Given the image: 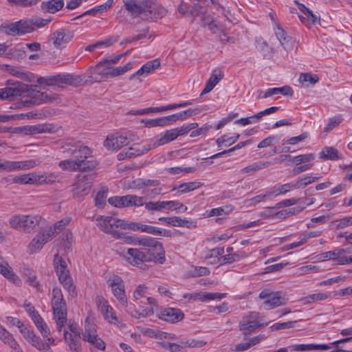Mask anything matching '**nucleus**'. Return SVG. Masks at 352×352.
I'll use <instances>...</instances> for the list:
<instances>
[{"mask_svg": "<svg viewBox=\"0 0 352 352\" xmlns=\"http://www.w3.org/2000/svg\"><path fill=\"white\" fill-rule=\"evenodd\" d=\"M124 256L131 265L143 270L147 267L146 262L162 264L165 261V252L162 243H153L139 249L129 248Z\"/></svg>", "mask_w": 352, "mask_h": 352, "instance_id": "f257e3e1", "label": "nucleus"}, {"mask_svg": "<svg viewBox=\"0 0 352 352\" xmlns=\"http://www.w3.org/2000/svg\"><path fill=\"white\" fill-rule=\"evenodd\" d=\"M125 8L134 17L146 21H156L166 13V10L153 0H123Z\"/></svg>", "mask_w": 352, "mask_h": 352, "instance_id": "f03ea898", "label": "nucleus"}, {"mask_svg": "<svg viewBox=\"0 0 352 352\" xmlns=\"http://www.w3.org/2000/svg\"><path fill=\"white\" fill-rule=\"evenodd\" d=\"M108 61L103 60L87 70V76L94 82H100L103 78H113L120 76L131 69V63L123 67H113Z\"/></svg>", "mask_w": 352, "mask_h": 352, "instance_id": "7ed1b4c3", "label": "nucleus"}, {"mask_svg": "<svg viewBox=\"0 0 352 352\" xmlns=\"http://www.w3.org/2000/svg\"><path fill=\"white\" fill-rule=\"evenodd\" d=\"M37 87L38 86H34V88L32 89V86L28 85L27 89L24 90V93L21 96V101L15 107H11L10 108L17 109L23 107H31L59 100L57 94L41 91L37 89Z\"/></svg>", "mask_w": 352, "mask_h": 352, "instance_id": "20e7f679", "label": "nucleus"}, {"mask_svg": "<svg viewBox=\"0 0 352 352\" xmlns=\"http://www.w3.org/2000/svg\"><path fill=\"white\" fill-rule=\"evenodd\" d=\"M43 221V219L38 215H16L10 219V225L12 228L23 231L31 232L38 228Z\"/></svg>", "mask_w": 352, "mask_h": 352, "instance_id": "39448f33", "label": "nucleus"}, {"mask_svg": "<svg viewBox=\"0 0 352 352\" xmlns=\"http://www.w3.org/2000/svg\"><path fill=\"white\" fill-rule=\"evenodd\" d=\"M96 221V225L102 231L116 236L118 239L124 238V234L120 232L124 228V220L109 216H100Z\"/></svg>", "mask_w": 352, "mask_h": 352, "instance_id": "423d86ee", "label": "nucleus"}, {"mask_svg": "<svg viewBox=\"0 0 352 352\" xmlns=\"http://www.w3.org/2000/svg\"><path fill=\"white\" fill-rule=\"evenodd\" d=\"M54 267L60 283L72 296H76L77 292L75 286L72 283L66 261L61 256H56L54 258Z\"/></svg>", "mask_w": 352, "mask_h": 352, "instance_id": "0eeeda50", "label": "nucleus"}, {"mask_svg": "<svg viewBox=\"0 0 352 352\" xmlns=\"http://www.w3.org/2000/svg\"><path fill=\"white\" fill-rule=\"evenodd\" d=\"M82 80L80 76H74L69 74H58L47 78L41 77L38 79L39 84H45L47 86H58L66 84L74 87L78 86Z\"/></svg>", "mask_w": 352, "mask_h": 352, "instance_id": "6e6552de", "label": "nucleus"}, {"mask_svg": "<svg viewBox=\"0 0 352 352\" xmlns=\"http://www.w3.org/2000/svg\"><path fill=\"white\" fill-rule=\"evenodd\" d=\"M95 173L79 174L76 176L73 184V196L79 197L87 195L96 178Z\"/></svg>", "mask_w": 352, "mask_h": 352, "instance_id": "1a4fd4ad", "label": "nucleus"}, {"mask_svg": "<svg viewBox=\"0 0 352 352\" xmlns=\"http://www.w3.org/2000/svg\"><path fill=\"white\" fill-rule=\"evenodd\" d=\"M68 153L74 157L75 161H81L80 167L84 168L85 171L93 170L98 164L95 160H87L91 157V151L87 146H80L74 148H69Z\"/></svg>", "mask_w": 352, "mask_h": 352, "instance_id": "9d476101", "label": "nucleus"}, {"mask_svg": "<svg viewBox=\"0 0 352 352\" xmlns=\"http://www.w3.org/2000/svg\"><path fill=\"white\" fill-rule=\"evenodd\" d=\"M259 298L264 300L263 305L265 309H270L286 304L288 298L281 292H272L270 289L263 290Z\"/></svg>", "mask_w": 352, "mask_h": 352, "instance_id": "9b49d317", "label": "nucleus"}, {"mask_svg": "<svg viewBox=\"0 0 352 352\" xmlns=\"http://www.w3.org/2000/svg\"><path fill=\"white\" fill-rule=\"evenodd\" d=\"M0 31L8 35L21 36L34 31L30 20H20L8 25H1Z\"/></svg>", "mask_w": 352, "mask_h": 352, "instance_id": "f8f14e48", "label": "nucleus"}, {"mask_svg": "<svg viewBox=\"0 0 352 352\" xmlns=\"http://www.w3.org/2000/svg\"><path fill=\"white\" fill-rule=\"evenodd\" d=\"M107 283L111 289L113 296L123 306L128 305L127 298L125 294V286L123 280L118 275H113L107 280Z\"/></svg>", "mask_w": 352, "mask_h": 352, "instance_id": "ddd939ff", "label": "nucleus"}, {"mask_svg": "<svg viewBox=\"0 0 352 352\" xmlns=\"http://www.w3.org/2000/svg\"><path fill=\"white\" fill-rule=\"evenodd\" d=\"M256 314L252 313L249 316H245L242 318L239 324V331L246 337L252 333L256 332L258 329L263 328L267 324H260L255 318Z\"/></svg>", "mask_w": 352, "mask_h": 352, "instance_id": "4468645a", "label": "nucleus"}, {"mask_svg": "<svg viewBox=\"0 0 352 352\" xmlns=\"http://www.w3.org/2000/svg\"><path fill=\"white\" fill-rule=\"evenodd\" d=\"M88 320L89 318H87L85 320V330L82 333V339L91 344L96 349L104 351L105 343L98 336L95 325L90 324Z\"/></svg>", "mask_w": 352, "mask_h": 352, "instance_id": "2eb2a0df", "label": "nucleus"}, {"mask_svg": "<svg viewBox=\"0 0 352 352\" xmlns=\"http://www.w3.org/2000/svg\"><path fill=\"white\" fill-rule=\"evenodd\" d=\"M36 165L34 160L25 161H8L0 160V172H12L21 170H28L34 168Z\"/></svg>", "mask_w": 352, "mask_h": 352, "instance_id": "dca6fc26", "label": "nucleus"}, {"mask_svg": "<svg viewBox=\"0 0 352 352\" xmlns=\"http://www.w3.org/2000/svg\"><path fill=\"white\" fill-rule=\"evenodd\" d=\"M131 139L126 134L116 133L108 135L104 142V146L108 150H119L129 144Z\"/></svg>", "mask_w": 352, "mask_h": 352, "instance_id": "f3484780", "label": "nucleus"}, {"mask_svg": "<svg viewBox=\"0 0 352 352\" xmlns=\"http://www.w3.org/2000/svg\"><path fill=\"white\" fill-rule=\"evenodd\" d=\"M13 87H7L0 89V99L11 100L15 96H21L24 90L28 87V85L15 82L11 84Z\"/></svg>", "mask_w": 352, "mask_h": 352, "instance_id": "a211bd4d", "label": "nucleus"}, {"mask_svg": "<svg viewBox=\"0 0 352 352\" xmlns=\"http://www.w3.org/2000/svg\"><path fill=\"white\" fill-rule=\"evenodd\" d=\"M145 208L148 210H161L163 208H167L168 210H177L182 209L184 211H186L188 208L184 206L179 201H150L145 204Z\"/></svg>", "mask_w": 352, "mask_h": 352, "instance_id": "6ab92c4d", "label": "nucleus"}, {"mask_svg": "<svg viewBox=\"0 0 352 352\" xmlns=\"http://www.w3.org/2000/svg\"><path fill=\"white\" fill-rule=\"evenodd\" d=\"M2 132H10L16 134H23L25 135L41 133L46 131V127L43 125L23 126L17 127H4L0 128Z\"/></svg>", "mask_w": 352, "mask_h": 352, "instance_id": "aec40b11", "label": "nucleus"}, {"mask_svg": "<svg viewBox=\"0 0 352 352\" xmlns=\"http://www.w3.org/2000/svg\"><path fill=\"white\" fill-rule=\"evenodd\" d=\"M73 37V32L64 29H60L53 33L52 39L56 48H63L72 41Z\"/></svg>", "mask_w": 352, "mask_h": 352, "instance_id": "412c9836", "label": "nucleus"}, {"mask_svg": "<svg viewBox=\"0 0 352 352\" xmlns=\"http://www.w3.org/2000/svg\"><path fill=\"white\" fill-rule=\"evenodd\" d=\"M184 317V313L177 308H165L161 311L160 318L171 323L181 321Z\"/></svg>", "mask_w": 352, "mask_h": 352, "instance_id": "4be33fe9", "label": "nucleus"}, {"mask_svg": "<svg viewBox=\"0 0 352 352\" xmlns=\"http://www.w3.org/2000/svg\"><path fill=\"white\" fill-rule=\"evenodd\" d=\"M178 138V134L175 129L167 130L164 133L160 134L155 137V141L153 142L154 148L168 144Z\"/></svg>", "mask_w": 352, "mask_h": 352, "instance_id": "5701e85b", "label": "nucleus"}, {"mask_svg": "<svg viewBox=\"0 0 352 352\" xmlns=\"http://www.w3.org/2000/svg\"><path fill=\"white\" fill-rule=\"evenodd\" d=\"M54 319L55 320L58 331H62L63 327L67 323V306L52 309Z\"/></svg>", "mask_w": 352, "mask_h": 352, "instance_id": "b1692460", "label": "nucleus"}, {"mask_svg": "<svg viewBox=\"0 0 352 352\" xmlns=\"http://www.w3.org/2000/svg\"><path fill=\"white\" fill-rule=\"evenodd\" d=\"M20 332L24 338L35 348H41L43 346V341L34 333L33 330L24 325L23 327H21Z\"/></svg>", "mask_w": 352, "mask_h": 352, "instance_id": "393cba45", "label": "nucleus"}, {"mask_svg": "<svg viewBox=\"0 0 352 352\" xmlns=\"http://www.w3.org/2000/svg\"><path fill=\"white\" fill-rule=\"evenodd\" d=\"M223 74L221 70L215 69L212 72L209 80H208L205 88L201 93V96L209 93L223 78Z\"/></svg>", "mask_w": 352, "mask_h": 352, "instance_id": "a878e982", "label": "nucleus"}, {"mask_svg": "<svg viewBox=\"0 0 352 352\" xmlns=\"http://www.w3.org/2000/svg\"><path fill=\"white\" fill-rule=\"evenodd\" d=\"M0 274L16 285H19L20 283L18 276L12 272L8 263L4 262L1 258H0Z\"/></svg>", "mask_w": 352, "mask_h": 352, "instance_id": "bb28decb", "label": "nucleus"}, {"mask_svg": "<svg viewBox=\"0 0 352 352\" xmlns=\"http://www.w3.org/2000/svg\"><path fill=\"white\" fill-rule=\"evenodd\" d=\"M63 6V0H49L47 1H43L41 5V8L45 12L54 14L60 10Z\"/></svg>", "mask_w": 352, "mask_h": 352, "instance_id": "cd10ccee", "label": "nucleus"}, {"mask_svg": "<svg viewBox=\"0 0 352 352\" xmlns=\"http://www.w3.org/2000/svg\"><path fill=\"white\" fill-rule=\"evenodd\" d=\"M81 161H75L74 160H65L58 162V166L63 170L75 172L81 171L85 172V168L80 167Z\"/></svg>", "mask_w": 352, "mask_h": 352, "instance_id": "c85d7f7f", "label": "nucleus"}, {"mask_svg": "<svg viewBox=\"0 0 352 352\" xmlns=\"http://www.w3.org/2000/svg\"><path fill=\"white\" fill-rule=\"evenodd\" d=\"M160 66V62L158 59H155L145 63L140 69L130 76L129 79L133 80L136 76H142L144 74H149L152 71Z\"/></svg>", "mask_w": 352, "mask_h": 352, "instance_id": "c756f323", "label": "nucleus"}, {"mask_svg": "<svg viewBox=\"0 0 352 352\" xmlns=\"http://www.w3.org/2000/svg\"><path fill=\"white\" fill-rule=\"evenodd\" d=\"M330 349V346L327 344H294L289 346V349L291 351H311V350H328Z\"/></svg>", "mask_w": 352, "mask_h": 352, "instance_id": "7c9ffc66", "label": "nucleus"}, {"mask_svg": "<svg viewBox=\"0 0 352 352\" xmlns=\"http://www.w3.org/2000/svg\"><path fill=\"white\" fill-rule=\"evenodd\" d=\"M56 230H54L52 226H50L36 235L33 239V242H47L52 241L56 235Z\"/></svg>", "mask_w": 352, "mask_h": 352, "instance_id": "2f4dec72", "label": "nucleus"}, {"mask_svg": "<svg viewBox=\"0 0 352 352\" xmlns=\"http://www.w3.org/2000/svg\"><path fill=\"white\" fill-rule=\"evenodd\" d=\"M32 319L44 338L50 337V329L39 314Z\"/></svg>", "mask_w": 352, "mask_h": 352, "instance_id": "473e14b6", "label": "nucleus"}, {"mask_svg": "<svg viewBox=\"0 0 352 352\" xmlns=\"http://www.w3.org/2000/svg\"><path fill=\"white\" fill-rule=\"evenodd\" d=\"M6 71L9 74H10L17 78H19L21 80H26L28 82L31 81V78H30L31 74L29 72H24L20 67H14V66H12V65H6Z\"/></svg>", "mask_w": 352, "mask_h": 352, "instance_id": "72a5a7b5", "label": "nucleus"}, {"mask_svg": "<svg viewBox=\"0 0 352 352\" xmlns=\"http://www.w3.org/2000/svg\"><path fill=\"white\" fill-rule=\"evenodd\" d=\"M66 307V302L63 298V296L60 289L54 288L52 290V309L56 307Z\"/></svg>", "mask_w": 352, "mask_h": 352, "instance_id": "f704fd0d", "label": "nucleus"}, {"mask_svg": "<svg viewBox=\"0 0 352 352\" xmlns=\"http://www.w3.org/2000/svg\"><path fill=\"white\" fill-rule=\"evenodd\" d=\"M108 201L111 205L117 208L129 207V195L122 197H111L108 199Z\"/></svg>", "mask_w": 352, "mask_h": 352, "instance_id": "c9c22d12", "label": "nucleus"}, {"mask_svg": "<svg viewBox=\"0 0 352 352\" xmlns=\"http://www.w3.org/2000/svg\"><path fill=\"white\" fill-rule=\"evenodd\" d=\"M12 181L16 184H27L37 183V175L36 173H29L22 175L15 176Z\"/></svg>", "mask_w": 352, "mask_h": 352, "instance_id": "e433bc0d", "label": "nucleus"}, {"mask_svg": "<svg viewBox=\"0 0 352 352\" xmlns=\"http://www.w3.org/2000/svg\"><path fill=\"white\" fill-rule=\"evenodd\" d=\"M271 164L272 163L270 162H259L253 163L241 169V173L243 174H251L255 171L266 168Z\"/></svg>", "mask_w": 352, "mask_h": 352, "instance_id": "4c0bfd02", "label": "nucleus"}, {"mask_svg": "<svg viewBox=\"0 0 352 352\" xmlns=\"http://www.w3.org/2000/svg\"><path fill=\"white\" fill-rule=\"evenodd\" d=\"M141 231L144 232H146L148 234H151L153 235H160V236H170V231L166 230L165 229H160L157 227L148 226L145 224H142L141 226Z\"/></svg>", "mask_w": 352, "mask_h": 352, "instance_id": "58836bf2", "label": "nucleus"}, {"mask_svg": "<svg viewBox=\"0 0 352 352\" xmlns=\"http://www.w3.org/2000/svg\"><path fill=\"white\" fill-rule=\"evenodd\" d=\"M38 184H53L58 182L59 175L55 173H45L42 175H37Z\"/></svg>", "mask_w": 352, "mask_h": 352, "instance_id": "ea45409f", "label": "nucleus"}, {"mask_svg": "<svg viewBox=\"0 0 352 352\" xmlns=\"http://www.w3.org/2000/svg\"><path fill=\"white\" fill-rule=\"evenodd\" d=\"M321 158L324 160H336L340 159L338 151L333 147H325L320 153Z\"/></svg>", "mask_w": 352, "mask_h": 352, "instance_id": "a19ab883", "label": "nucleus"}, {"mask_svg": "<svg viewBox=\"0 0 352 352\" xmlns=\"http://www.w3.org/2000/svg\"><path fill=\"white\" fill-rule=\"evenodd\" d=\"M0 339L12 349H16L18 345L12 336L3 328H0Z\"/></svg>", "mask_w": 352, "mask_h": 352, "instance_id": "79ce46f5", "label": "nucleus"}, {"mask_svg": "<svg viewBox=\"0 0 352 352\" xmlns=\"http://www.w3.org/2000/svg\"><path fill=\"white\" fill-rule=\"evenodd\" d=\"M203 184L199 182H190L187 183H183L178 186L177 188L179 190V192L186 193L199 188Z\"/></svg>", "mask_w": 352, "mask_h": 352, "instance_id": "37998d69", "label": "nucleus"}, {"mask_svg": "<svg viewBox=\"0 0 352 352\" xmlns=\"http://www.w3.org/2000/svg\"><path fill=\"white\" fill-rule=\"evenodd\" d=\"M330 296L329 292H320L309 295L304 298L302 300L305 301V304H310L316 301L324 300Z\"/></svg>", "mask_w": 352, "mask_h": 352, "instance_id": "c03bdc74", "label": "nucleus"}, {"mask_svg": "<svg viewBox=\"0 0 352 352\" xmlns=\"http://www.w3.org/2000/svg\"><path fill=\"white\" fill-rule=\"evenodd\" d=\"M192 104V100H188L186 102H183L181 103L177 104H171L166 106H162V107H154V113H159V112H163L168 110H172L177 108H181V107H185L189 105Z\"/></svg>", "mask_w": 352, "mask_h": 352, "instance_id": "a18cd8bd", "label": "nucleus"}, {"mask_svg": "<svg viewBox=\"0 0 352 352\" xmlns=\"http://www.w3.org/2000/svg\"><path fill=\"white\" fill-rule=\"evenodd\" d=\"M298 17L300 21L306 26L314 25L316 22L320 21V18H318L316 14H314L311 10H309V12L305 16L299 14Z\"/></svg>", "mask_w": 352, "mask_h": 352, "instance_id": "49530a36", "label": "nucleus"}, {"mask_svg": "<svg viewBox=\"0 0 352 352\" xmlns=\"http://www.w3.org/2000/svg\"><path fill=\"white\" fill-rule=\"evenodd\" d=\"M343 120L341 115L336 116L329 119L327 125L324 128L323 131L326 133L330 132L333 129L338 126Z\"/></svg>", "mask_w": 352, "mask_h": 352, "instance_id": "de8ad7c7", "label": "nucleus"}, {"mask_svg": "<svg viewBox=\"0 0 352 352\" xmlns=\"http://www.w3.org/2000/svg\"><path fill=\"white\" fill-rule=\"evenodd\" d=\"M301 84L306 82H309L311 85H314L318 82L319 78L316 74H311L309 73H302L300 74L298 79Z\"/></svg>", "mask_w": 352, "mask_h": 352, "instance_id": "09e8293b", "label": "nucleus"}, {"mask_svg": "<svg viewBox=\"0 0 352 352\" xmlns=\"http://www.w3.org/2000/svg\"><path fill=\"white\" fill-rule=\"evenodd\" d=\"M239 134H236L234 136L227 138L226 135H222L217 140V144L219 146L222 145L230 146L234 144L239 138Z\"/></svg>", "mask_w": 352, "mask_h": 352, "instance_id": "8fccbe9b", "label": "nucleus"}, {"mask_svg": "<svg viewBox=\"0 0 352 352\" xmlns=\"http://www.w3.org/2000/svg\"><path fill=\"white\" fill-rule=\"evenodd\" d=\"M53 250H56V252L54 257L58 256L63 258L64 255L67 254L70 251V246L68 243H56L53 248Z\"/></svg>", "mask_w": 352, "mask_h": 352, "instance_id": "3c124183", "label": "nucleus"}, {"mask_svg": "<svg viewBox=\"0 0 352 352\" xmlns=\"http://www.w3.org/2000/svg\"><path fill=\"white\" fill-rule=\"evenodd\" d=\"M96 303L99 307L101 313L107 314L110 312L111 317H113L112 307L108 305L107 300H105L102 297L98 296L96 298Z\"/></svg>", "mask_w": 352, "mask_h": 352, "instance_id": "603ef678", "label": "nucleus"}, {"mask_svg": "<svg viewBox=\"0 0 352 352\" xmlns=\"http://www.w3.org/2000/svg\"><path fill=\"white\" fill-rule=\"evenodd\" d=\"M202 109L199 107H196L194 109L189 108L184 111L178 113L179 120H184L188 118L192 117L193 116H196L201 112Z\"/></svg>", "mask_w": 352, "mask_h": 352, "instance_id": "864d4df0", "label": "nucleus"}, {"mask_svg": "<svg viewBox=\"0 0 352 352\" xmlns=\"http://www.w3.org/2000/svg\"><path fill=\"white\" fill-rule=\"evenodd\" d=\"M181 343L184 344L185 347L191 348H201L206 344V342L203 340H197L195 339L182 340Z\"/></svg>", "mask_w": 352, "mask_h": 352, "instance_id": "5fc2aeb1", "label": "nucleus"}, {"mask_svg": "<svg viewBox=\"0 0 352 352\" xmlns=\"http://www.w3.org/2000/svg\"><path fill=\"white\" fill-rule=\"evenodd\" d=\"M292 188H294V184H285L278 188L274 187L271 192H268V195L272 194L280 195L289 192Z\"/></svg>", "mask_w": 352, "mask_h": 352, "instance_id": "6e6d98bb", "label": "nucleus"}, {"mask_svg": "<svg viewBox=\"0 0 352 352\" xmlns=\"http://www.w3.org/2000/svg\"><path fill=\"white\" fill-rule=\"evenodd\" d=\"M343 254V250H335L333 251H329L323 253L321 256L324 259H333L337 261V264L338 265V260L341 257V255Z\"/></svg>", "mask_w": 352, "mask_h": 352, "instance_id": "4d7b16f0", "label": "nucleus"}, {"mask_svg": "<svg viewBox=\"0 0 352 352\" xmlns=\"http://www.w3.org/2000/svg\"><path fill=\"white\" fill-rule=\"evenodd\" d=\"M314 155L312 153L309 154H305V155H300L298 156H296L292 158V162L296 164V165L300 164L302 163L310 162L311 160H314Z\"/></svg>", "mask_w": 352, "mask_h": 352, "instance_id": "13d9d810", "label": "nucleus"}, {"mask_svg": "<svg viewBox=\"0 0 352 352\" xmlns=\"http://www.w3.org/2000/svg\"><path fill=\"white\" fill-rule=\"evenodd\" d=\"M250 142H251V140H247V141H245V142H239V144H237L236 146H234L232 148H229L228 150H225V151H223L222 152H220L219 153L213 155L212 156L210 157V158H212V159L217 158V157H219L221 156L222 155L233 152V151H236L237 149L241 148L242 147L245 146V145H247Z\"/></svg>", "mask_w": 352, "mask_h": 352, "instance_id": "bf43d9fd", "label": "nucleus"}, {"mask_svg": "<svg viewBox=\"0 0 352 352\" xmlns=\"http://www.w3.org/2000/svg\"><path fill=\"white\" fill-rule=\"evenodd\" d=\"M72 219L70 217H65L57 222H56L53 226H52L54 228V230H56V234H58L60 232L63 231L65 227L69 225L71 222Z\"/></svg>", "mask_w": 352, "mask_h": 352, "instance_id": "052dcab7", "label": "nucleus"}, {"mask_svg": "<svg viewBox=\"0 0 352 352\" xmlns=\"http://www.w3.org/2000/svg\"><path fill=\"white\" fill-rule=\"evenodd\" d=\"M195 170H196V168L194 167H188V168L173 167V168H169L166 169V171L173 175H178V174H182V173H192V172L195 171Z\"/></svg>", "mask_w": 352, "mask_h": 352, "instance_id": "680f3d73", "label": "nucleus"}, {"mask_svg": "<svg viewBox=\"0 0 352 352\" xmlns=\"http://www.w3.org/2000/svg\"><path fill=\"white\" fill-rule=\"evenodd\" d=\"M64 338L65 342L69 346L72 345V344L79 343V339L80 336L75 335L74 333H69L67 330L64 329Z\"/></svg>", "mask_w": 352, "mask_h": 352, "instance_id": "e2e57ef3", "label": "nucleus"}, {"mask_svg": "<svg viewBox=\"0 0 352 352\" xmlns=\"http://www.w3.org/2000/svg\"><path fill=\"white\" fill-rule=\"evenodd\" d=\"M154 148L153 143L147 144L146 146H140L139 144H133L128 148L129 151L136 153L135 151L139 150L140 151V155L148 152L150 150Z\"/></svg>", "mask_w": 352, "mask_h": 352, "instance_id": "0e129e2a", "label": "nucleus"}, {"mask_svg": "<svg viewBox=\"0 0 352 352\" xmlns=\"http://www.w3.org/2000/svg\"><path fill=\"white\" fill-rule=\"evenodd\" d=\"M117 41H118L117 38H115L113 40H112L111 38V39H108V40H107L105 41H99V42H97L96 43L87 45L85 47V50L86 51H89V52H91V51H94L96 48H97L98 47H100L102 45H105L106 46H109L111 44H113V43L116 42Z\"/></svg>", "mask_w": 352, "mask_h": 352, "instance_id": "69168bd1", "label": "nucleus"}, {"mask_svg": "<svg viewBox=\"0 0 352 352\" xmlns=\"http://www.w3.org/2000/svg\"><path fill=\"white\" fill-rule=\"evenodd\" d=\"M304 207H296V208H292L289 209H286L284 210L280 211L278 214L280 217L286 218L289 216L294 215L296 213L300 212L303 210Z\"/></svg>", "mask_w": 352, "mask_h": 352, "instance_id": "338daca9", "label": "nucleus"}, {"mask_svg": "<svg viewBox=\"0 0 352 352\" xmlns=\"http://www.w3.org/2000/svg\"><path fill=\"white\" fill-rule=\"evenodd\" d=\"M30 20V22H32L34 30H35V28H38L46 25L51 21L50 19H44L40 17H35Z\"/></svg>", "mask_w": 352, "mask_h": 352, "instance_id": "774afa93", "label": "nucleus"}]
</instances>
